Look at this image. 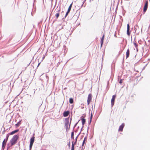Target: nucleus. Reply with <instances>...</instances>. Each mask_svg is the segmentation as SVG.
I'll list each match as a JSON object with an SVG mask.
<instances>
[{
    "label": "nucleus",
    "mask_w": 150,
    "mask_h": 150,
    "mask_svg": "<svg viewBox=\"0 0 150 150\" xmlns=\"http://www.w3.org/2000/svg\"><path fill=\"white\" fill-rule=\"evenodd\" d=\"M18 138V136L17 135H14L13 137V138L10 141V143L11 144V146H12L16 143Z\"/></svg>",
    "instance_id": "nucleus-1"
},
{
    "label": "nucleus",
    "mask_w": 150,
    "mask_h": 150,
    "mask_svg": "<svg viewBox=\"0 0 150 150\" xmlns=\"http://www.w3.org/2000/svg\"><path fill=\"white\" fill-rule=\"evenodd\" d=\"M69 125L70 126V124H69V118H66L65 119V126L67 130L69 128Z\"/></svg>",
    "instance_id": "nucleus-2"
},
{
    "label": "nucleus",
    "mask_w": 150,
    "mask_h": 150,
    "mask_svg": "<svg viewBox=\"0 0 150 150\" xmlns=\"http://www.w3.org/2000/svg\"><path fill=\"white\" fill-rule=\"evenodd\" d=\"M34 142V137H32L30 139V150H31L33 144Z\"/></svg>",
    "instance_id": "nucleus-3"
},
{
    "label": "nucleus",
    "mask_w": 150,
    "mask_h": 150,
    "mask_svg": "<svg viewBox=\"0 0 150 150\" xmlns=\"http://www.w3.org/2000/svg\"><path fill=\"white\" fill-rule=\"evenodd\" d=\"M91 99H92V95L91 94H90L88 95V97L87 103H88V105L91 102Z\"/></svg>",
    "instance_id": "nucleus-4"
},
{
    "label": "nucleus",
    "mask_w": 150,
    "mask_h": 150,
    "mask_svg": "<svg viewBox=\"0 0 150 150\" xmlns=\"http://www.w3.org/2000/svg\"><path fill=\"white\" fill-rule=\"evenodd\" d=\"M115 97L116 96L115 95H113L112 96V98L111 100V105L112 107L114 105Z\"/></svg>",
    "instance_id": "nucleus-5"
},
{
    "label": "nucleus",
    "mask_w": 150,
    "mask_h": 150,
    "mask_svg": "<svg viewBox=\"0 0 150 150\" xmlns=\"http://www.w3.org/2000/svg\"><path fill=\"white\" fill-rule=\"evenodd\" d=\"M148 1H146V2L144 6V12H145L147 8L148 7Z\"/></svg>",
    "instance_id": "nucleus-6"
},
{
    "label": "nucleus",
    "mask_w": 150,
    "mask_h": 150,
    "mask_svg": "<svg viewBox=\"0 0 150 150\" xmlns=\"http://www.w3.org/2000/svg\"><path fill=\"white\" fill-rule=\"evenodd\" d=\"M72 5V4H70V6H69V7L68 8L67 11V12L66 14V16H67V15L70 12V11L71 10V8Z\"/></svg>",
    "instance_id": "nucleus-7"
},
{
    "label": "nucleus",
    "mask_w": 150,
    "mask_h": 150,
    "mask_svg": "<svg viewBox=\"0 0 150 150\" xmlns=\"http://www.w3.org/2000/svg\"><path fill=\"white\" fill-rule=\"evenodd\" d=\"M125 126V124L124 123H123L121 125H120L119 129V131H122L123 129Z\"/></svg>",
    "instance_id": "nucleus-8"
},
{
    "label": "nucleus",
    "mask_w": 150,
    "mask_h": 150,
    "mask_svg": "<svg viewBox=\"0 0 150 150\" xmlns=\"http://www.w3.org/2000/svg\"><path fill=\"white\" fill-rule=\"evenodd\" d=\"M7 140H7V139H5L4 140V141H3V143H2V147H5V146L6 145V143Z\"/></svg>",
    "instance_id": "nucleus-9"
},
{
    "label": "nucleus",
    "mask_w": 150,
    "mask_h": 150,
    "mask_svg": "<svg viewBox=\"0 0 150 150\" xmlns=\"http://www.w3.org/2000/svg\"><path fill=\"white\" fill-rule=\"evenodd\" d=\"M69 112L68 111L64 112L63 113V116L64 117H67L69 114Z\"/></svg>",
    "instance_id": "nucleus-10"
},
{
    "label": "nucleus",
    "mask_w": 150,
    "mask_h": 150,
    "mask_svg": "<svg viewBox=\"0 0 150 150\" xmlns=\"http://www.w3.org/2000/svg\"><path fill=\"white\" fill-rule=\"evenodd\" d=\"M129 24H127V34L128 35H129Z\"/></svg>",
    "instance_id": "nucleus-11"
},
{
    "label": "nucleus",
    "mask_w": 150,
    "mask_h": 150,
    "mask_svg": "<svg viewBox=\"0 0 150 150\" xmlns=\"http://www.w3.org/2000/svg\"><path fill=\"white\" fill-rule=\"evenodd\" d=\"M18 131H19V129L16 130L14 131H13L11 132L10 133H9L10 134V135H13V134H14L18 132Z\"/></svg>",
    "instance_id": "nucleus-12"
},
{
    "label": "nucleus",
    "mask_w": 150,
    "mask_h": 150,
    "mask_svg": "<svg viewBox=\"0 0 150 150\" xmlns=\"http://www.w3.org/2000/svg\"><path fill=\"white\" fill-rule=\"evenodd\" d=\"M129 49H128L126 52V58H128L129 56Z\"/></svg>",
    "instance_id": "nucleus-13"
},
{
    "label": "nucleus",
    "mask_w": 150,
    "mask_h": 150,
    "mask_svg": "<svg viewBox=\"0 0 150 150\" xmlns=\"http://www.w3.org/2000/svg\"><path fill=\"white\" fill-rule=\"evenodd\" d=\"M104 37V35H103L102 38H101V40L100 42L101 43V46H102L103 45V44Z\"/></svg>",
    "instance_id": "nucleus-14"
},
{
    "label": "nucleus",
    "mask_w": 150,
    "mask_h": 150,
    "mask_svg": "<svg viewBox=\"0 0 150 150\" xmlns=\"http://www.w3.org/2000/svg\"><path fill=\"white\" fill-rule=\"evenodd\" d=\"M134 45L135 47L137 50V51H138V45L135 42H133Z\"/></svg>",
    "instance_id": "nucleus-15"
},
{
    "label": "nucleus",
    "mask_w": 150,
    "mask_h": 150,
    "mask_svg": "<svg viewBox=\"0 0 150 150\" xmlns=\"http://www.w3.org/2000/svg\"><path fill=\"white\" fill-rule=\"evenodd\" d=\"M21 123V121H20L18 122L16 124L15 126L16 127H18Z\"/></svg>",
    "instance_id": "nucleus-16"
},
{
    "label": "nucleus",
    "mask_w": 150,
    "mask_h": 150,
    "mask_svg": "<svg viewBox=\"0 0 150 150\" xmlns=\"http://www.w3.org/2000/svg\"><path fill=\"white\" fill-rule=\"evenodd\" d=\"M82 121V123L83 125H84L85 122V120L83 118H82L81 119Z\"/></svg>",
    "instance_id": "nucleus-17"
},
{
    "label": "nucleus",
    "mask_w": 150,
    "mask_h": 150,
    "mask_svg": "<svg viewBox=\"0 0 150 150\" xmlns=\"http://www.w3.org/2000/svg\"><path fill=\"white\" fill-rule=\"evenodd\" d=\"M69 103L72 104L73 103V100L72 98H70L69 100Z\"/></svg>",
    "instance_id": "nucleus-18"
},
{
    "label": "nucleus",
    "mask_w": 150,
    "mask_h": 150,
    "mask_svg": "<svg viewBox=\"0 0 150 150\" xmlns=\"http://www.w3.org/2000/svg\"><path fill=\"white\" fill-rule=\"evenodd\" d=\"M71 150H74V146L73 142H72V147Z\"/></svg>",
    "instance_id": "nucleus-19"
},
{
    "label": "nucleus",
    "mask_w": 150,
    "mask_h": 150,
    "mask_svg": "<svg viewBox=\"0 0 150 150\" xmlns=\"http://www.w3.org/2000/svg\"><path fill=\"white\" fill-rule=\"evenodd\" d=\"M86 140V138L85 137L83 140V142L82 144V146H83Z\"/></svg>",
    "instance_id": "nucleus-20"
},
{
    "label": "nucleus",
    "mask_w": 150,
    "mask_h": 150,
    "mask_svg": "<svg viewBox=\"0 0 150 150\" xmlns=\"http://www.w3.org/2000/svg\"><path fill=\"white\" fill-rule=\"evenodd\" d=\"M10 134L9 133H8V134H7L6 135V139H7V140H8V138L9 137V135H10Z\"/></svg>",
    "instance_id": "nucleus-21"
},
{
    "label": "nucleus",
    "mask_w": 150,
    "mask_h": 150,
    "mask_svg": "<svg viewBox=\"0 0 150 150\" xmlns=\"http://www.w3.org/2000/svg\"><path fill=\"white\" fill-rule=\"evenodd\" d=\"M59 16V13H57L55 15V16L57 18Z\"/></svg>",
    "instance_id": "nucleus-22"
},
{
    "label": "nucleus",
    "mask_w": 150,
    "mask_h": 150,
    "mask_svg": "<svg viewBox=\"0 0 150 150\" xmlns=\"http://www.w3.org/2000/svg\"><path fill=\"white\" fill-rule=\"evenodd\" d=\"M78 137V136H77L76 138L75 142L74 144H74H76V142H77V139Z\"/></svg>",
    "instance_id": "nucleus-23"
},
{
    "label": "nucleus",
    "mask_w": 150,
    "mask_h": 150,
    "mask_svg": "<svg viewBox=\"0 0 150 150\" xmlns=\"http://www.w3.org/2000/svg\"><path fill=\"white\" fill-rule=\"evenodd\" d=\"M73 132H72V134H71V136L72 138L73 137Z\"/></svg>",
    "instance_id": "nucleus-24"
},
{
    "label": "nucleus",
    "mask_w": 150,
    "mask_h": 150,
    "mask_svg": "<svg viewBox=\"0 0 150 150\" xmlns=\"http://www.w3.org/2000/svg\"><path fill=\"white\" fill-rule=\"evenodd\" d=\"M122 83V80H121L119 82V83Z\"/></svg>",
    "instance_id": "nucleus-25"
},
{
    "label": "nucleus",
    "mask_w": 150,
    "mask_h": 150,
    "mask_svg": "<svg viewBox=\"0 0 150 150\" xmlns=\"http://www.w3.org/2000/svg\"><path fill=\"white\" fill-rule=\"evenodd\" d=\"M40 62L39 63V64H38V67L39 66V65H40Z\"/></svg>",
    "instance_id": "nucleus-26"
},
{
    "label": "nucleus",
    "mask_w": 150,
    "mask_h": 150,
    "mask_svg": "<svg viewBox=\"0 0 150 150\" xmlns=\"http://www.w3.org/2000/svg\"><path fill=\"white\" fill-rule=\"evenodd\" d=\"M149 1H150V0H149Z\"/></svg>",
    "instance_id": "nucleus-27"
}]
</instances>
